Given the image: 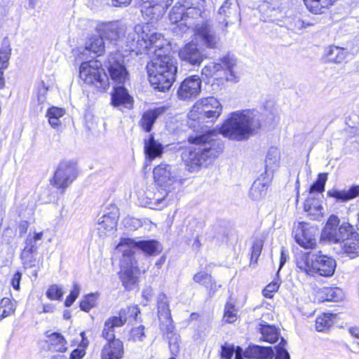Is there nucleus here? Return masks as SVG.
<instances>
[{
    "instance_id": "41",
    "label": "nucleus",
    "mask_w": 359,
    "mask_h": 359,
    "mask_svg": "<svg viewBox=\"0 0 359 359\" xmlns=\"http://www.w3.org/2000/svg\"><path fill=\"white\" fill-rule=\"evenodd\" d=\"M266 186L264 182H262L260 180H256L250 188V196L253 200H259L266 196Z\"/></svg>"
},
{
    "instance_id": "13",
    "label": "nucleus",
    "mask_w": 359,
    "mask_h": 359,
    "mask_svg": "<svg viewBox=\"0 0 359 359\" xmlns=\"http://www.w3.org/2000/svg\"><path fill=\"white\" fill-rule=\"evenodd\" d=\"M118 218V208L115 205H111L97 219L96 230L99 236L104 238L112 235L116 231Z\"/></svg>"
},
{
    "instance_id": "25",
    "label": "nucleus",
    "mask_w": 359,
    "mask_h": 359,
    "mask_svg": "<svg viewBox=\"0 0 359 359\" xmlns=\"http://www.w3.org/2000/svg\"><path fill=\"white\" fill-rule=\"evenodd\" d=\"M131 102L132 97L129 95L123 85L116 86L111 95V104L114 107L123 106L124 107H128L131 105Z\"/></svg>"
},
{
    "instance_id": "33",
    "label": "nucleus",
    "mask_w": 359,
    "mask_h": 359,
    "mask_svg": "<svg viewBox=\"0 0 359 359\" xmlns=\"http://www.w3.org/2000/svg\"><path fill=\"white\" fill-rule=\"evenodd\" d=\"M337 0H304V2L307 8L315 14H320L327 9Z\"/></svg>"
},
{
    "instance_id": "6",
    "label": "nucleus",
    "mask_w": 359,
    "mask_h": 359,
    "mask_svg": "<svg viewBox=\"0 0 359 359\" xmlns=\"http://www.w3.org/2000/svg\"><path fill=\"white\" fill-rule=\"evenodd\" d=\"M223 107L215 97H203L198 100L188 114L189 125L196 128V123L214 122L222 112Z\"/></svg>"
},
{
    "instance_id": "14",
    "label": "nucleus",
    "mask_w": 359,
    "mask_h": 359,
    "mask_svg": "<svg viewBox=\"0 0 359 359\" xmlns=\"http://www.w3.org/2000/svg\"><path fill=\"white\" fill-rule=\"evenodd\" d=\"M123 62V57L118 52L111 54L108 57L107 69L116 86L124 85L128 80V73Z\"/></svg>"
},
{
    "instance_id": "52",
    "label": "nucleus",
    "mask_w": 359,
    "mask_h": 359,
    "mask_svg": "<svg viewBox=\"0 0 359 359\" xmlns=\"http://www.w3.org/2000/svg\"><path fill=\"white\" fill-rule=\"evenodd\" d=\"M64 294L62 287L57 285H52L46 291V296L50 300H59Z\"/></svg>"
},
{
    "instance_id": "30",
    "label": "nucleus",
    "mask_w": 359,
    "mask_h": 359,
    "mask_svg": "<svg viewBox=\"0 0 359 359\" xmlns=\"http://www.w3.org/2000/svg\"><path fill=\"white\" fill-rule=\"evenodd\" d=\"M163 111L162 108H156L145 111L140 121L142 128L146 132H150L153 124Z\"/></svg>"
},
{
    "instance_id": "40",
    "label": "nucleus",
    "mask_w": 359,
    "mask_h": 359,
    "mask_svg": "<svg viewBox=\"0 0 359 359\" xmlns=\"http://www.w3.org/2000/svg\"><path fill=\"white\" fill-rule=\"evenodd\" d=\"M280 160V152L277 148L271 147L268 151L266 158V169L273 171L278 167Z\"/></svg>"
},
{
    "instance_id": "51",
    "label": "nucleus",
    "mask_w": 359,
    "mask_h": 359,
    "mask_svg": "<svg viewBox=\"0 0 359 359\" xmlns=\"http://www.w3.org/2000/svg\"><path fill=\"white\" fill-rule=\"evenodd\" d=\"M97 296L91 293L85 296L84 299L80 303V308L86 312L89 311L96 304Z\"/></svg>"
},
{
    "instance_id": "29",
    "label": "nucleus",
    "mask_w": 359,
    "mask_h": 359,
    "mask_svg": "<svg viewBox=\"0 0 359 359\" xmlns=\"http://www.w3.org/2000/svg\"><path fill=\"white\" fill-rule=\"evenodd\" d=\"M219 15L224 16L226 25H228L229 22H232L231 19H237L239 17L238 4H233L230 0H226L219 9Z\"/></svg>"
},
{
    "instance_id": "46",
    "label": "nucleus",
    "mask_w": 359,
    "mask_h": 359,
    "mask_svg": "<svg viewBox=\"0 0 359 359\" xmlns=\"http://www.w3.org/2000/svg\"><path fill=\"white\" fill-rule=\"evenodd\" d=\"M327 180V173H320L317 180L311 186L309 195L313 196L316 192L323 193L325 191V186Z\"/></svg>"
},
{
    "instance_id": "38",
    "label": "nucleus",
    "mask_w": 359,
    "mask_h": 359,
    "mask_svg": "<svg viewBox=\"0 0 359 359\" xmlns=\"http://www.w3.org/2000/svg\"><path fill=\"white\" fill-rule=\"evenodd\" d=\"M184 1L177 2L171 9L169 14V19L171 23H179L178 27L184 22Z\"/></svg>"
},
{
    "instance_id": "37",
    "label": "nucleus",
    "mask_w": 359,
    "mask_h": 359,
    "mask_svg": "<svg viewBox=\"0 0 359 359\" xmlns=\"http://www.w3.org/2000/svg\"><path fill=\"white\" fill-rule=\"evenodd\" d=\"M326 56L328 61L339 64L344 61L347 56V51L339 46H330L327 50Z\"/></svg>"
},
{
    "instance_id": "31",
    "label": "nucleus",
    "mask_w": 359,
    "mask_h": 359,
    "mask_svg": "<svg viewBox=\"0 0 359 359\" xmlns=\"http://www.w3.org/2000/svg\"><path fill=\"white\" fill-rule=\"evenodd\" d=\"M163 146L154 140L153 135H150L148 140L144 143V152L147 157L152 161L156 157L161 156L163 153Z\"/></svg>"
},
{
    "instance_id": "10",
    "label": "nucleus",
    "mask_w": 359,
    "mask_h": 359,
    "mask_svg": "<svg viewBox=\"0 0 359 359\" xmlns=\"http://www.w3.org/2000/svg\"><path fill=\"white\" fill-rule=\"evenodd\" d=\"M339 218L336 215H331L327 220L322 233V237L330 243H344L355 232L353 226L348 222H343L339 225Z\"/></svg>"
},
{
    "instance_id": "34",
    "label": "nucleus",
    "mask_w": 359,
    "mask_h": 359,
    "mask_svg": "<svg viewBox=\"0 0 359 359\" xmlns=\"http://www.w3.org/2000/svg\"><path fill=\"white\" fill-rule=\"evenodd\" d=\"M138 200L141 205L156 210L158 205L154 200V187L147 188L143 192L138 193Z\"/></svg>"
},
{
    "instance_id": "39",
    "label": "nucleus",
    "mask_w": 359,
    "mask_h": 359,
    "mask_svg": "<svg viewBox=\"0 0 359 359\" xmlns=\"http://www.w3.org/2000/svg\"><path fill=\"white\" fill-rule=\"evenodd\" d=\"M260 332L262 334V339L269 343H274L278 339V332L274 326L262 325L260 327Z\"/></svg>"
},
{
    "instance_id": "12",
    "label": "nucleus",
    "mask_w": 359,
    "mask_h": 359,
    "mask_svg": "<svg viewBox=\"0 0 359 359\" xmlns=\"http://www.w3.org/2000/svg\"><path fill=\"white\" fill-rule=\"evenodd\" d=\"M236 65V60L233 57L227 56L222 59L220 63L210 62L205 65L202 69V74L206 77H211L224 69L226 72L227 81L237 82L238 79L233 71Z\"/></svg>"
},
{
    "instance_id": "28",
    "label": "nucleus",
    "mask_w": 359,
    "mask_h": 359,
    "mask_svg": "<svg viewBox=\"0 0 359 359\" xmlns=\"http://www.w3.org/2000/svg\"><path fill=\"white\" fill-rule=\"evenodd\" d=\"M341 248L344 254L350 258L359 255V234L355 231L349 238L344 241Z\"/></svg>"
},
{
    "instance_id": "35",
    "label": "nucleus",
    "mask_w": 359,
    "mask_h": 359,
    "mask_svg": "<svg viewBox=\"0 0 359 359\" xmlns=\"http://www.w3.org/2000/svg\"><path fill=\"white\" fill-rule=\"evenodd\" d=\"M103 38L101 36H92L89 38L86 43V47L83 51L88 50L97 55H101L104 52V43Z\"/></svg>"
},
{
    "instance_id": "48",
    "label": "nucleus",
    "mask_w": 359,
    "mask_h": 359,
    "mask_svg": "<svg viewBox=\"0 0 359 359\" xmlns=\"http://www.w3.org/2000/svg\"><path fill=\"white\" fill-rule=\"evenodd\" d=\"M237 309L231 303L227 302L224 308L223 320L227 323H233L237 320Z\"/></svg>"
},
{
    "instance_id": "55",
    "label": "nucleus",
    "mask_w": 359,
    "mask_h": 359,
    "mask_svg": "<svg viewBox=\"0 0 359 359\" xmlns=\"http://www.w3.org/2000/svg\"><path fill=\"white\" fill-rule=\"evenodd\" d=\"M262 246L263 244L262 241H256L253 244L251 252L250 264L257 263V259L261 254Z\"/></svg>"
},
{
    "instance_id": "23",
    "label": "nucleus",
    "mask_w": 359,
    "mask_h": 359,
    "mask_svg": "<svg viewBox=\"0 0 359 359\" xmlns=\"http://www.w3.org/2000/svg\"><path fill=\"white\" fill-rule=\"evenodd\" d=\"M123 355V345L120 339L108 341L102 350V359H121Z\"/></svg>"
},
{
    "instance_id": "47",
    "label": "nucleus",
    "mask_w": 359,
    "mask_h": 359,
    "mask_svg": "<svg viewBox=\"0 0 359 359\" xmlns=\"http://www.w3.org/2000/svg\"><path fill=\"white\" fill-rule=\"evenodd\" d=\"M36 250H29V249H23L21 253L22 263L25 268H32L36 264V258L34 256V253Z\"/></svg>"
},
{
    "instance_id": "44",
    "label": "nucleus",
    "mask_w": 359,
    "mask_h": 359,
    "mask_svg": "<svg viewBox=\"0 0 359 359\" xmlns=\"http://www.w3.org/2000/svg\"><path fill=\"white\" fill-rule=\"evenodd\" d=\"M15 311V303L9 298L4 297L0 301V320L13 314Z\"/></svg>"
},
{
    "instance_id": "62",
    "label": "nucleus",
    "mask_w": 359,
    "mask_h": 359,
    "mask_svg": "<svg viewBox=\"0 0 359 359\" xmlns=\"http://www.w3.org/2000/svg\"><path fill=\"white\" fill-rule=\"evenodd\" d=\"M234 353L233 346H223L222 347V358L224 359H231Z\"/></svg>"
},
{
    "instance_id": "26",
    "label": "nucleus",
    "mask_w": 359,
    "mask_h": 359,
    "mask_svg": "<svg viewBox=\"0 0 359 359\" xmlns=\"http://www.w3.org/2000/svg\"><path fill=\"white\" fill-rule=\"evenodd\" d=\"M247 358L268 359L273 356V351L271 347L259 346L257 345L250 346L243 353Z\"/></svg>"
},
{
    "instance_id": "32",
    "label": "nucleus",
    "mask_w": 359,
    "mask_h": 359,
    "mask_svg": "<svg viewBox=\"0 0 359 359\" xmlns=\"http://www.w3.org/2000/svg\"><path fill=\"white\" fill-rule=\"evenodd\" d=\"M318 294L323 302H339L344 297L343 291L339 287H324Z\"/></svg>"
},
{
    "instance_id": "15",
    "label": "nucleus",
    "mask_w": 359,
    "mask_h": 359,
    "mask_svg": "<svg viewBox=\"0 0 359 359\" xmlns=\"http://www.w3.org/2000/svg\"><path fill=\"white\" fill-rule=\"evenodd\" d=\"M76 177L75 164L72 162H62L58 165L53 177V185L63 191Z\"/></svg>"
},
{
    "instance_id": "18",
    "label": "nucleus",
    "mask_w": 359,
    "mask_h": 359,
    "mask_svg": "<svg viewBox=\"0 0 359 359\" xmlns=\"http://www.w3.org/2000/svg\"><path fill=\"white\" fill-rule=\"evenodd\" d=\"M201 89V80L198 76H191L185 79L177 90L180 100H187L198 95Z\"/></svg>"
},
{
    "instance_id": "7",
    "label": "nucleus",
    "mask_w": 359,
    "mask_h": 359,
    "mask_svg": "<svg viewBox=\"0 0 359 359\" xmlns=\"http://www.w3.org/2000/svg\"><path fill=\"white\" fill-rule=\"evenodd\" d=\"M79 77L86 83L93 85L100 90H106L109 86V78L100 62L90 60L83 62L79 67Z\"/></svg>"
},
{
    "instance_id": "17",
    "label": "nucleus",
    "mask_w": 359,
    "mask_h": 359,
    "mask_svg": "<svg viewBox=\"0 0 359 359\" xmlns=\"http://www.w3.org/2000/svg\"><path fill=\"white\" fill-rule=\"evenodd\" d=\"M97 30L100 35L111 41L121 39L127 31L126 25L118 22H109L99 24Z\"/></svg>"
},
{
    "instance_id": "8",
    "label": "nucleus",
    "mask_w": 359,
    "mask_h": 359,
    "mask_svg": "<svg viewBox=\"0 0 359 359\" xmlns=\"http://www.w3.org/2000/svg\"><path fill=\"white\" fill-rule=\"evenodd\" d=\"M153 175L156 185L165 189H173L185 180L179 168L165 163L154 168Z\"/></svg>"
},
{
    "instance_id": "56",
    "label": "nucleus",
    "mask_w": 359,
    "mask_h": 359,
    "mask_svg": "<svg viewBox=\"0 0 359 359\" xmlns=\"http://www.w3.org/2000/svg\"><path fill=\"white\" fill-rule=\"evenodd\" d=\"M80 293V287L77 283H74L73 285V290L71 291L69 295L67 296L65 305L67 307H69L72 305V304L77 299Z\"/></svg>"
},
{
    "instance_id": "45",
    "label": "nucleus",
    "mask_w": 359,
    "mask_h": 359,
    "mask_svg": "<svg viewBox=\"0 0 359 359\" xmlns=\"http://www.w3.org/2000/svg\"><path fill=\"white\" fill-rule=\"evenodd\" d=\"M171 190L160 188L158 186L154 187V200L155 203L158 205L157 210H161L168 205L166 197Z\"/></svg>"
},
{
    "instance_id": "11",
    "label": "nucleus",
    "mask_w": 359,
    "mask_h": 359,
    "mask_svg": "<svg viewBox=\"0 0 359 359\" xmlns=\"http://www.w3.org/2000/svg\"><path fill=\"white\" fill-rule=\"evenodd\" d=\"M121 267L119 274L123 285L126 290L133 289L137 282L140 274L136 260L132 257L122 254Z\"/></svg>"
},
{
    "instance_id": "64",
    "label": "nucleus",
    "mask_w": 359,
    "mask_h": 359,
    "mask_svg": "<svg viewBox=\"0 0 359 359\" xmlns=\"http://www.w3.org/2000/svg\"><path fill=\"white\" fill-rule=\"evenodd\" d=\"M86 352L83 348H76L70 354V359H81Z\"/></svg>"
},
{
    "instance_id": "16",
    "label": "nucleus",
    "mask_w": 359,
    "mask_h": 359,
    "mask_svg": "<svg viewBox=\"0 0 359 359\" xmlns=\"http://www.w3.org/2000/svg\"><path fill=\"white\" fill-rule=\"evenodd\" d=\"M173 0H142L141 12L149 20H157L161 18Z\"/></svg>"
},
{
    "instance_id": "36",
    "label": "nucleus",
    "mask_w": 359,
    "mask_h": 359,
    "mask_svg": "<svg viewBox=\"0 0 359 359\" xmlns=\"http://www.w3.org/2000/svg\"><path fill=\"white\" fill-rule=\"evenodd\" d=\"M336 314L331 313H323L318 316L316 320V328L318 332L329 329L334 323Z\"/></svg>"
},
{
    "instance_id": "22",
    "label": "nucleus",
    "mask_w": 359,
    "mask_h": 359,
    "mask_svg": "<svg viewBox=\"0 0 359 359\" xmlns=\"http://www.w3.org/2000/svg\"><path fill=\"white\" fill-rule=\"evenodd\" d=\"M126 321V317L121 315L108 318L104 322L102 336L107 341L117 340L115 338L114 328L122 327Z\"/></svg>"
},
{
    "instance_id": "2",
    "label": "nucleus",
    "mask_w": 359,
    "mask_h": 359,
    "mask_svg": "<svg viewBox=\"0 0 359 359\" xmlns=\"http://www.w3.org/2000/svg\"><path fill=\"white\" fill-rule=\"evenodd\" d=\"M216 136L214 132L205 130L200 135L189 137L193 145L183 152L182 159L191 171L211 163L222 151V146Z\"/></svg>"
},
{
    "instance_id": "21",
    "label": "nucleus",
    "mask_w": 359,
    "mask_h": 359,
    "mask_svg": "<svg viewBox=\"0 0 359 359\" xmlns=\"http://www.w3.org/2000/svg\"><path fill=\"white\" fill-rule=\"evenodd\" d=\"M184 22L179 26V30L181 33L186 32L189 29L192 28L198 23L195 24L194 20L198 19L201 15V10L197 7L192 6L187 1H184Z\"/></svg>"
},
{
    "instance_id": "9",
    "label": "nucleus",
    "mask_w": 359,
    "mask_h": 359,
    "mask_svg": "<svg viewBox=\"0 0 359 359\" xmlns=\"http://www.w3.org/2000/svg\"><path fill=\"white\" fill-rule=\"evenodd\" d=\"M116 250L123 255L134 258L135 250H140L147 255H154L160 252L161 245L155 240H136L122 238L116 246Z\"/></svg>"
},
{
    "instance_id": "49",
    "label": "nucleus",
    "mask_w": 359,
    "mask_h": 359,
    "mask_svg": "<svg viewBox=\"0 0 359 359\" xmlns=\"http://www.w3.org/2000/svg\"><path fill=\"white\" fill-rule=\"evenodd\" d=\"M43 235V232L34 233L33 234L29 233L25 241L24 248L37 251V242L42 239Z\"/></svg>"
},
{
    "instance_id": "58",
    "label": "nucleus",
    "mask_w": 359,
    "mask_h": 359,
    "mask_svg": "<svg viewBox=\"0 0 359 359\" xmlns=\"http://www.w3.org/2000/svg\"><path fill=\"white\" fill-rule=\"evenodd\" d=\"M130 336L131 338L135 341H141L144 337V327L140 325L132 329L130 332Z\"/></svg>"
},
{
    "instance_id": "42",
    "label": "nucleus",
    "mask_w": 359,
    "mask_h": 359,
    "mask_svg": "<svg viewBox=\"0 0 359 359\" xmlns=\"http://www.w3.org/2000/svg\"><path fill=\"white\" fill-rule=\"evenodd\" d=\"M50 348L57 352H65L67 350V342L64 337L58 333H53L49 337Z\"/></svg>"
},
{
    "instance_id": "20",
    "label": "nucleus",
    "mask_w": 359,
    "mask_h": 359,
    "mask_svg": "<svg viewBox=\"0 0 359 359\" xmlns=\"http://www.w3.org/2000/svg\"><path fill=\"white\" fill-rule=\"evenodd\" d=\"M160 327L164 334L167 335L170 348L172 353H177L180 350V336L175 332V326L171 316L161 317Z\"/></svg>"
},
{
    "instance_id": "4",
    "label": "nucleus",
    "mask_w": 359,
    "mask_h": 359,
    "mask_svg": "<svg viewBox=\"0 0 359 359\" xmlns=\"http://www.w3.org/2000/svg\"><path fill=\"white\" fill-rule=\"evenodd\" d=\"M220 41L210 25L201 22L194 28V38L179 51L180 58L192 65H200L204 59L203 54L198 48L201 45L208 48H217Z\"/></svg>"
},
{
    "instance_id": "43",
    "label": "nucleus",
    "mask_w": 359,
    "mask_h": 359,
    "mask_svg": "<svg viewBox=\"0 0 359 359\" xmlns=\"http://www.w3.org/2000/svg\"><path fill=\"white\" fill-rule=\"evenodd\" d=\"M157 309L159 318L171 316L168 299L164 293H160L158 296Z\"/></svg>"
},
{
    "instance_id": "61",
    "label": "nucleus",
    "mask_w": 359,
    "mask_h": 359,
    "mask_svg": "<svg viewBox=\"0 0 359 359\" xmlns=\"http://www.w3.org/2000/svg\"><path fill=\"white\" fill-rule=\"evenodd\" d=\"M46 90L44 88H42L40 90L37 95V102H38V106H37V110L41 111H42V106L41 104L46 101Z\"/></svg>"
},
{
    "instance_id": "53",
    "label": "nucleus",
    "mask_w": 359,
    "mask_h": 359,
    "mask_svg": "<svg viewBox=\"0 0 359 359\" xmlns=\"http://www.w3.org/2000/svg\"><path fill=\"white\" fill-rule=\"evenodd\" d=\"M194 280L197 283L203 285L206 288H208L209 285L212 282V278L211 275L205 272L201 271L194 275Z\"/></svg>"
},
{
    "instance_id": "54",
    "label": "nucleus",
    "mask_w": 359,
    "mask_h": 359,
    "mask_svg": "<svg viewBox=\"0 0 359 359\" xmlns=\"http://www.w3.org/2000/svg\"><path fill=\"white\" fill-rule=\"evenodd\" d=\"M285 340L283 338H281L280 342L276 347V355L275 359H290V355L285 348Z\"/></svg>"
},
{
    "instance_id": "1",
    "label": "nucleus",
    "mask_w": 359,
    "mask_h": 359,
    "mask_svg": "<svg viewBox=\"0 0 359 359\" xmlns=\"http://www.w3.org/2000/svg\"><path fill=\"white\" fill-rule=\"evenodd\" d=\"M126 43L130 51L151 57L147 66L151 85L161 92L169 90L175 80L177 66L163 36L149 23L137 25L128 31Z\"/></svg>"
},
{
    "instance_id": "5",
    "label": "nucleus",
    "mask_w": 359,
    "mask_h": 359,
    "mask_svg": "<svg viewBox=\"0 0 359 359\" xmlns=\"http://www.w3.org/2000/svg\"><path fill=\"white\" fill-rule=\"evenodd\" d=\"M297 267L309 276L316 274L329 277L333 275L336 262L331 257L318 253H299L296 257Z\"/></svg>"
},
{
    "instance_id": "50",
    "label": "nucleus",
    "mask_w": 359,
    "mask_h": 359,
    "mask_svg": "<svg viewBox=\"0 0 359 359\" xmlns=\"http://www.w3.org/2000/svg\"><path fill=\"white\" fill-rule=\"evenodd\" d=\"M11 51L12 48L8 38H4L0 48V60L9 62Z\"/></svg>"
},
{
    "instance_id": "24",
    "label": "nucleus",
    "mask_w": 359,
    "mask_h": 359,
    "mask_svg": "<svg viewBox=\"0 0 359 359\" xmlns=\"http://www.w3.org/2000/svg\"><path fill=\"white\" fill-rule=\"evenodd\" d=\"M304 210L313 219L323 215V208L319 198L309 195L304 202Z\"/></svg>"
},
{
    "instance_id": "19",
    "label": "nucleus",
    "mask_w": 359,
    "mask_h": 359,
    "mask_svg": "<svg viewBox=\"0 0 359 359\" xmlns=\"http://www.w3.org/2000/svg\"><path fill=\"white\" fill-rule=\"evenodd\" d=\"M297 231L299 232L295 235L296 242L305 249H313L316 245L317 227L300 224Z\"/></svg>"
},
{
    "instance_id": "60",
    "label": "nucleus",
    "mask_w": 359,
    "mask_h": 359,
    "mask_svg": "<svg viewBox=\"0 0 359 359\" xmlns=\"http://www.w3.org/2000/svg\"><path fill=\"white\" fill-rule=\"evenodd\" d=\"M142 296L144 298L142 304L146 306L149 302L153 297V290L151 287H147L142 290Z\"/></svg>"
},
{
    "instance_id": "57",
    "label": "nucleus",
    "mask_w": 359,
    "mask_h": 359,
    "mask_svg": "<svg viewBox=\"0 0 359 359\" xmlns=\"http://www.w3.org/2000/svg\"><path fill=\"white\" fill-rule=\"evenodd\" d=\"M279 287V285L276 282H272L267 285L263 290V295L267 298L273 297V293L276 292Z\"/></svg>"
},
{
    "instance_id": "3",
    "label": "nucleus",
    "mask_w": 359,
    "mask_h": 359,
    "mask_svg": "<svg viewBox=\"0 0 359 359\" xmlns=\"http://www.w3.org/2000/svg\"><path fill=\"white\" fill-rule=\"evenodd\" d=\"M260 127L259 116L255 110L232 112L220 128V133L232 140H247Z\"/></svg>"
},
{
    "instance_id": "27",
    "label": "nucleus",
    "mask_w": 359,
    "mask_h": 359,
    "mask_svg": "<svg viewBox=\"0 0 359 359\" xmlns=\"http://www.w3.org/2000/svg\"><path fill=\"white\" fill-rule=\"evenodd\" d=\"M327 196L334 198L337 201L346 202L359 196V185L350 187L348 189L337 190L332 189L327 193Z\"/></svg>"
},
{
    "instance_id": "63",
    "label": "nucleus",
    "mask_w": 359,
    "mask_h": 359,
    "mask_svg": "<svg viewBox=\"0 0 359 359\" xmlns=\"http://www.w3.org/2000/svg\"><path fill=\"white\" fill-rule=\"evenodd\" d=\"M21 278H22V273L20 272H16L13 276V278L11 280V284H12L13 288L16 290H20V283Z\"/></svg>"
},
{
    "instance_id": "59",
    "label": "nucleus",
    "mask_w": 359,
    "mask_h": 359,
    "mask_svg": "<svg viewBox=\"0 0 359 359\" xmlns=\"http://www.w3.org/2000/svg\"><path fill=\"white\" fill-rule=\"evenodd\" d=\"M65 114V111L62 108L53 107L50 108L46 114L47 117H53L60 118Z\"/></svg>"
}]
</instances>
